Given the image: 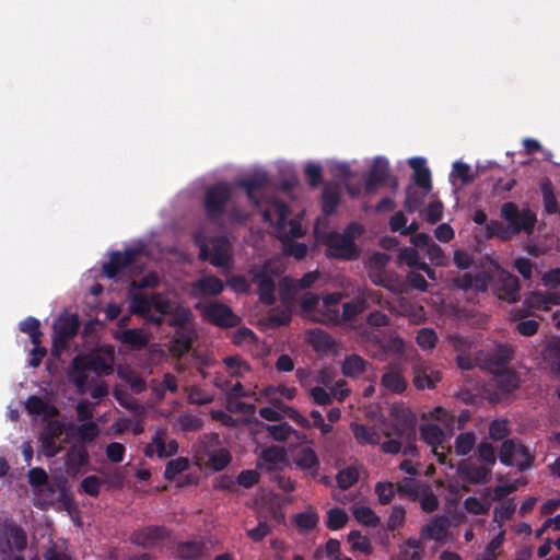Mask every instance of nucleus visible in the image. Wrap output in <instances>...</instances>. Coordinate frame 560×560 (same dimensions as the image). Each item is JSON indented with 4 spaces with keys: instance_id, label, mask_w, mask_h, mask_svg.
<instances>
[{
    "instance_id": "26",
    "label": "nucleus",
    "mask_w": 560,
    "mask_h": 560,
    "mask_svg": "<svg viewBox=\"0 0 560 560\" xmlns=\"http://www.w3.org/2000/svg\"><path fill=\"white\" fill-rule=\"evenodd\" d=\"M448 520L445 516H435L421 528L423 539L443 540L446 537Z\"/></svg>"
},
{
    "instance_id": "3",
    "label": "nucleus",
    "mask_w": 560,
    "mask_h": 560,
    "mask_svg": "<svg viewBox=\"0 0 560 560\" xmlns=\"http://www.w3.org/2000/svg\"><path fill=\"white\" fill-rule=\"evenodd\" d=\"M27 547L25 530L13 521L0 524V560H25L22 552Z\"/></svg>"
},
{
    "instance_id": "4",
    "label": "nucleus",
    "mask_w": 560,
    "mask_h": 560,
    "mask_svg": "<svg viewBox=\"0 0 560 560\" xmlns=\"http://www.w3.org/2000/svg\"><path fill=\"white\" fill-rule=\"evenodd\" d=\"M232 198V190L228 183L220 182L207 188L203 198V209L207 218L217 222L225 213L226 205Z\"/></svg>"
},
{
    "instance_id": "13",
    "label": "nucleus",
    "mask_w": 560,
    "mask_h": 560,
    "mask_svg": "<svg viewBox=\"0 0 560 560\" xmlns=\"http://www.w3.org/2000/svg\"><path fill=\"white\" fill-rule=\"evenodd\" d=\"M138 249L129 248L124 253L114 250L109 260L103 265V272L108 279H115L121 271L130 267L138 255Z\"/></svg>"
},
{
    "instance_id": "39",
    "label": "nucleus",
    "mask_w": 560,
    "mask_h": 560,
    "mask_svg": "<svg viewBox=\"0 0 560 560\" xmlns=\"http://www.w3.org/2000/svg\"><path fill=\"white\" fill-rule=\"evenodd\" d=\"M19 327L22 332L30 336L32 343H42L43 334L40 331V322L37 318L28 316L19 324Z\"/></svg>"
},
{
    "instance_id": "60",
    "label": "nucleus",
    "mask_w": 560,
    "mask_h": 560,
    "mask_svg": "<svg viewBox=\"0 0 560 560\" xmlns=\"http://www.w3.org/2000/svg\"><path fill=\"white\" fill-rule=\"evenodd\" d=\"M153 390L160 398L164 397L166 390L176 393L178 390L176 376L172 373L164 374L162 382Z\"/></svg>"
},
{
    "instance_id": "46",
    "label": "nucleus",
    "mask_w": 560,
    "mask_h": 560,
    "mask_svg": "<svg viewBox=\"0 0 560 560\" xmlns=\"http://www.w3.org/2000/svg\"><path fill=\"white\" fill-rule=\"evenodd\" d=\"M353 434L357 441L361 444L376 445L381 440L378 433L374 429L366 428L364 425H355Z\"/></svg>"
},
{
    "instance_id": "11",
    "label": "nucleus",
    "mask_w": 560,
    "mask_h": 560,
    "mask_svg": "<svg viewBox=\"0 0 560 560\" xmlns=\"http://www.w3.org/2000/svg\"><path fill=\"white\" fill-rule=\"evenodd\" d=\"M457 474L464 485L462 489L469 491L468 485H482L491 479V469L487 466L476 465L469 460H460L457 465Z\"/></svg>"
},
{
    "instance_id": "14",
    "label": "nucleus",
    "mask_w": 560,
    "mask_h": 560,
    "mask_svg": "<svg viewBox=\"0 0 560 560\" xmlns=\"http://www.w3.org/2000/svg\"><path fill=\"white\" fill-rule=\"evenodd\" d=\"M253 283L257 285L259 301L265 305H272L276 302V283L265 269H250Z\"/></svg>"
},
{
    "instance_id": "57",
    "label": "nucleus",
    "mask_w": 560,
    "mask_h": 560,
    "mask_svg": "<svg viewBox=\"0 0 560 560\" xmlns=\"http://www.w3.org/2000/svg\"><path fill=\"white\" fill-rule=\"evenodd\" d=\"M294 522L299 528L311 530L316 527L318 523V515L313 511H305L298 513L294 516Z\"/></svg>"
},
{
    "instance_id": "49",
    "label": "nucleus",
    "mask_w": 560,
    "mask_h": 560,
    "mask_svg": "<svg viewBox=\"0 0 560 560\" xmlns=\"http://www.w3.org/2000/svg\"><path fill=\"white\" fill-rule=\"evenodd\" d=\"M424 486L425 485H421L412 478H402L397 483V491L400 494H405L411 497L413 500H417L420 494L421 488Z\"/></svg>"
},
{
    "instance_id": "5",
    "label": "nucleus",
    "mask_w": 560,
    "mask_h": 560,
    "mask_svg": "<svg viewBox=\"0 0 560 560\" xmlns=\"http://www.w3.org/2000/svg\"><path fill=\"white\" fill-rule=\"evenodd\" d=\"M500 212L501 218L508 222L516 235L522 232L530 235L534 232L537 218L528 207L520 209L516 203L509 201L502 205Z\"/></svg>"
},
{
    "instance_id": "48",
    "label": "nucleus",
    "mask_w": 560,
    "mask_h": 560,
    "mask_svg": "<svg viewBox=\"0 0 560 560\" xmlns=\"http://www.w3.org/2000/svg\"><path fill=\"white\" fill-rule=\"evenodd\" d=\"M347 522H348V514L343 510H341L339 508H334L327 512L326 526L329 529H331V530L340 529L347 524Z\"/></svg>"
},
{
    "instance_id": "22",
    "label": "nucleus",
    "mask_w": 560,
    "mask_h": 560,
    "mask_svg": "<svg viewBox=\"0 0 560 560\" xmlns=\"http://www.w3.org/2000/svg\"><path fill=\"white\" fill-rule=\"evenodd\" d=\"M295 465L305 471L312 478L317 477V469L319 467V459L315 451L311 447L301 448L294 459Z\"/></svg>"
},
{
    "instance_id": "59",
    "label": "nucleus",
    "mask_w": 560,
    "mask_h": 560,
    "mask_svg": "<svg viewBox=\"0 0 560 560\" xmlns=\"http://www.w3.org/2000/svg\"><path fill=\"white\" fill-rule=\"evenodd\" d=\"M428 192L419 194L413 188L409 187L406 191V199L404 202L405 209L412 213L415 212L424 201V197Z\"/></svg>"
},
{
    "instance_id": "10",
    "label": "nucleus",
    "mask_w": 560,
    "mask_h": 560,
    "mask_svg": "<svg viewBox=\"0 0 560 560\" xmlns=\"http://www.w3.org/2000/svg\"><path fill=\"white\" fill-rule=\"evenodd\" d=\"M525 311L517 310L513 313L514 319H520L530 314V310L548 311L552 305H560V292H532L523 303Z\"/></svg>"
},
{
    "instance_id": "30",
    "label": "nucleus",
    "mask_w": 560,
    "mask_h": 560,
    "mask_svg": "<svg viewBox=\"0 0 560 560\" xmlns=\"http://www.w3.org/2000/svg\"><path fill=\"white\" fill-rule=\"evenodd\" d=\"M165 435L166 431L160 429L152 436V444H154L156 455L160 458L171 457L178 451V443L175 440H171L166 443Z\"/></svg>"
},
{
    "instance_id": "41",
    "label": "nucleus",
    "mask_w": 560,
    "mask_h": 560,
    "mask_svg": "<svg viewBox=\"0 0 560 560\" xmlns=\"http://www.w3.org/2000/svg\"><path fill=\"white\" fill-rule=\"evenodd\" d=\"M476 434L474 432L460 433L454 444V451L458 456L467 455L476 445Z\"/></svg>"
},
{
    "instance_id": "44",
    "label": "nucleus",
    "mask_w": 560,
    "mask_h": 560,
    "mask_svg": "<svg viewBox=\"0 0 560 560\" xmlns=\"http://www.w3.org/2000/svg\"><path fill=\"white\" fill-rule=\"evenodd\" d=\"M417 500H419L421 509L427 513H431L439 508L438 497L433 493L431 487L428 485L421 488Z\"/></svg>"
},
{
    "instance_id": "58",
    "label": "nucleus",
    "mask_w": 560,
    "mask_h": 560,
    "mask_svg": "<svg viewBox=\"0 0 560 560\" xmlns=\"http://www.w3.org/2000/svg\"><path fill=\"white\" fill-rule=\"evenodd\" d=\"M55 485L57 487V491L59 492V502H61L65 506L71 505L73 500L70 494V486L68 479L65 476H56Z\"/></svg>"
},
{
    "instance_id": "63",
    "label": "nucleus",
    "mask_w": 560,
    "mask_h": 560,
    "mask_svg": "<svg viewBox=\"0 0 560 560\" xmlns=\"http://www.w3.org/2000/svg\"><path fill=\"white\" fill-rule=\"evenodd\" d=\"M417 343L422 349H433L438 341L435 331L431 328H421L417 335Z\"/></svg>"
},
{
    "instance_id": "15",
    "label": "nucleus",
    "mask_w": 560,
    "mask_h": 560,
    "mask_svg": "<svg viewBox=\"0 0 560 560\" xmlns=\"http://www.w3.org/2000/svg\"><path fill=\"white\" fill-rule=\"evenodd\" d=\"M341 299L342 294L340 292L329 293L324 296L322 307L314 315V320L325 325H336L340 318L337 306Z\"/></svg>"
},
{
    "instance_id": "12",
    "label": "nucleus",
    "mask_w": 560,
    "mask_h": 560,
    "mask_svg": "<svg viewBox=\"0 0 560 560\" xmlns=\"http://www.w3.org/2000/svg\"><path fill=\"white\" fill-rule=\"evenodd\" d=\"M387 183L393 191L398 189V180L396 177H392L388 172V163L382 158L374 160L369 177L365 182V191L373 194L378 185Z\"/></svg>"
},
{
    "instance_id": "53",
    "label": "nucleus",
    "mask_w": 560,
    "mask_h": 560,
    "mask_svg": "<svg viewBox=\"0 0 560 560\" xmlns=\"http://www.w3.org/2000/svg\"><path fill=\"white\" fill-rule=\"evenodd\" d=\"M518 443L515 440H505L500 448L499 457L502 464L506 466L513 465V457L517 454Z\"/></svg>"
},
{
    "instance_id": "45",
    "label": "nucleus",
    "mask_w": 560,
    "mask_h": 560,
    "mask_svg": "<svg viewBox=\"0 0 560 560\" xmlns=\"http://www.w3.org/2000/svg\"><path fill=\"white\" fill-rule=\"evenodd\" d=\"M100 433L98 427L95 422L89 421L77 427V436L80 441L79 444L93 442Z\"/></svg>"
},
{
    "instance_id": "56",
    "label": "nucleus",
    "mask_w": 560,
    "mask_h": 560,
    "mask_svg": "<svg viewBox=\"0 0 560 560\" xmlns=\"http://www.w3.org/2000/svg\"><path fill=\"white\" fill-rule=\"evenodd\" d=\"M406 521V510L400 505H395L388 516L386 528L394 532L404 526Z\"/></svg>"
},
{
    "instance_id": "18",
    "label": "nucleus",
    "mask_w": 560,
    "mask_h": 560,
    "mask_svg": "<svg viewBox=\"0 0 560 560\" xmlns=\"http://www.w3.org/2000/svg\"><path fill=\"white\" fill-rule=\"evenodd\" d=\"M211 245L210 264L218 268H228L232 262L230 241L225 236H217Z\"/></svg>"
},
{
    "instance_id": "37",
    "label": "nucleus",
    "mask_w": 560,
    "mask_h": 560,
    "mask_svg": "<svg viewBox=\"0 0 560 560\" xmlns=\"http://www.w3.org/2000/svg\"><path fill=\"white\" fill-rule=\"evenodd\" d=\"M382 385L393 393H402L406 382L396 368H390L382 376Z\"/></svg>"
},
{
    "instance_id": "25",
    "label": "nucleus",
    "mask_w": 560,
    "mask_h": 560,
    "mask_svg": "<svg viewBox=\"0 0 560 560\" xmlns=\"http://www.w3.org/2000/svg\"><path fill=\"white\" fill-rule=\"evenodd\" d=\"M191 345V331L186 328L177 329L172 338L170 352L173 357L180 359L184 354L189 352Z\"/></svg>"
},
{
    "instance_id": "17",
    "label": "nucleus",
    "mask_w": 560,
    "mask_h": 560,
    "mask_svg": "<svg viewBox=\"0 0 560 560\" xmlns=\"http://www.w3.org/2000/svg\"><path fill=\"white\" fill-rule=\"evenodd\" d=\"M86 464H89V452L85 445L74 443L69 447L65 457L67 474L75 477Z\"/></svg>"
},
{
    "instance_id": "42",
    "label": "nucleus",
    "mask_w": 560,
    "mask_h": 560,
    "mask_svg": "<svg viewBox=\"0 0 560 560\" xmlns=\"http://www.w3.org/2000/svg\"><path fill=\"white\" fill-rule=\"evenodd\" d=\"M513 350L508 346H499L489 359V369H506L505 364L512 359Z\"/></svg>"
},
{
    "instance_id": "21",
    "label": "nucleus",
    "mask_w": 560,
    "mask_h": 560,
    "mask_svg": "<svg viewBox=\"0 0 560 560\" xmlns=\"http://www.w3.org/2000/svg\"><path fill=\"white\" fill-rule=\"evenodd\" d=\"M420 435L429 445L433 447V452L436 455L438 460L440 463H444L446 454L436 450V446L441 444L444 439L443 430L433 423L422 424L420 427Z\"/></svg>"
},
{
    "instance_id": "2",
    "label": "nucleus",
    "mask_w": 560,
    "mask_h": 560,
    "mask_svg": "<svg viewBox=\"0 0 560 560\" xmlns=\"http://www.w3.org/2000/svg\"><path fill=\"white\" fill-rule=\"evenodd\" d=\"M289 206L279 199H275L268 208L261 209L264 222L273 225L277 237L280 240L299 238L304 235L303 229L296 220H289Z\"/></svg>"
},
{
    "instance_id": "35",
    "label": "nucleus",
    "mask_w": 560,
    "mask_h": 560,
    "mask_svg": "<svg viewBox=\"0 0 560 560\" xmlns=\"http://www.w3.org/2000/svg\"><path fill=\"white\" fill-rule=\"evenodd\" d=\"M399 557L397 560H422L423 544L420 539L409 538L399 547Z\"/></svg>"
},
{
    "instance_id": "33",
    "label": "nucleus",
    "mask_w": 560,
    "mask_h": 560,
    "mask_svg": "<svg viewBox=\"0 0 560 560\" xmlns=\"http://www.w3.org/2000/svg\"><path fill=\"white\" fill-rule=\"evenodd\" d=\"M80 322L77 315L60 317L54 325V334L72 339L79 329Z\"/></svg>"
},
{
    "instance_id": "31",
    "label": "nucleus",
    "mask_w": 560,
    "mask_h": 560,
    "mask_svg": "<svg viewBox=\"0 0 560 560\" xmlns=\"http://www.w3.org/2000/svg\"><path fill=\"white\" fill-rule=\"evenodd\" d=\"M117 339L124 343L130 346L135 350H141L149 343V338L141 329L128 328L119 332Z\"/></svg>"
},
{
    "instance_id": "9",
    "label": "nucleus",
    "mask_w": 560,
    "mask_h": 560,
    "mask_svg": "<svg viewBox=\"0 0 560 560\" xmlns=\"http://www.w3.org/2000/svg\"><path fill=\"white\" fill-rule=\"evenodd\" d=\"M170 535L171 532L165 526L149 525L133 530L129 536V540L135 546L150 549L153 548L158 542L167 539Z\"/></svg>"
},
{
    "instance_id": "27",
    "label": "nucleus",
    "mask_w": 560,
    "mask_h": 560,
    "mask_svg": "<svg viewBox=\"0 0 560 560\" xmlns=\"http://www.w3.org/2000/svg\"><path fill=\"white\" fill-rule=\"evenodd\" d=\"M89 369H85V362L82 359V355H77L71 362V381L73 382L77 390L80 394H84L88 392V375Z\"/></svg>"
},
{
    "instance_id": "54",
    "label": "nucleus",
    "mask_w": 560,
    "mask_h": 560,
    "mask_svg": "<svg viewBox=\"0 0 560 560\" xmlns=\"http://www.w3.org/2000/svg\"><path fill=\"white\" fill-rule=\"evenodd\" d=\"M161 279L158 272L150 271L145 276H143L139 281H132L130 283V290H144V289H155L160 285Z\"/></svg>"
},
{
    "instance_id": "19",
    "label": "nucleus",
    "mask_w": 560,
    "mask_h": 560,
    "mask_svg": "<svg viewBox=\"0 0 560 560\" xmlns=\"http://www.w3.org/2000/svg\"><path fill=\"white\" fill-rule=\"evenodd\" d=\"M267 185L268 177L265 173H255L237 182V186L245 190L247 198L257 208H259V200L256 197V192L264 189Z\"/></svg>"
},
{
    "instance_id": "51",
    "label": "nucleus",
    "mask_w": 560,
    "mask_h": 560,
    "mask_svg": "<svg viewBox=\"0 0 560 560\" xmlns=\"http://www.w3.org/2000/svg\"><path fill=\"white\" fill-rule=\"evenodd\" d=\"M129 311L131 314L141 317L148 315L150 313V305L147 296L142 294H133L130 298Z\"/></svg>"
},
{
    "instance_id": "61",
    "label": "nucleus",
    "mask_w": 560,
    "mask_h": 560,
    "mask_svg": "<svg viewBox=\"0 0 560 560\" xmlns=\"http://www.w3.org/2000/svg\"><path fill=\"white\" fill-rule=\"evenodd\" d=\"M425 253L430 259V261L434 266L444 267L448 262V258L445 255L444 250L434 242H432L428 248L425 249Z\"/></svg>"
},
{
    "instance_id": "8",
    "label": "nucleus",
    "mask_w": 560,
    "mask_h": 560,
    "mask_svg": "<svg viewBox=\"0 0 560 560\" xmlns=\"http://www.w3.org/2000/svg\"><path fill=\"white\" fill-rule=\"evenodd\" d=\"M495 269L498 270V275L493 285L498 299L510 304L520 301L521 283L518 278L509 271L500 269L499 265H495Z\"/></svg>"
},
{
    "instance_id": "32",
    "label": "nucleus",
    "mask_w": 560,
    "mask_h": 560,
    "mask_svg": "<svg viewBox=\"0 0 560 560\" xmlns=\"http://www.w3.org/2000/svg\"><path fill=\"white\" fill-rule=\"evenodd\" d=\"M551 372L560 374V338L550 340L541 352Z\"/></svg>"
},
{
    "instance_id": "20",
    "label": "nucleus",
    "mask_w": 560,
    "mask_h": 560,
    "mask_svg": "<svg viewBox=\"0 0 560 560\" xmlns=\"http://www.w3.org/2000/svg\"><path fill=\"white\" fill-rule=\"evenodd\" d=\"M340 201V186L336 182L326 183L322 192V212L320 218H327L336 211Z\"/></svg>"
},
{
    "instance_id": "36",
    "label": "nucleus",
    "mask_w": 560,
    "mask_h": 560,
    "mask_svg": "<svg viewBox=\"0 0 560 560\" xmlns=\"http://www.w3.org/2000/svg\"><path fill=\"white\" fill-rule=\"evenodd\" d=\"M25 409L30 415L40 416L48 415L55 416L58 410L56 407L49 406L42 397L31 395L25 401Z\"/></svg>"
},
{
    "instance_id": "1",
    "label": "nucleus",
    "mask_w": 560,
    "mask_h": 560,
    "mask_svg": "<svg viewBox=\"0 0 560 560\" xmlns=\"http://www.w3.org/2000/svg\"><path fill=\"white\" fill-rule=\"evenodd\" d=\"M314 236L317 243L326 246L327 256L350 259V223L340 234L336 230H330L327 218H317L314 224Z\"/></svg>"
},
{
    "instance_id": "16",
    "label": "nucleus",
    "mask_w": 560,
    "mask_h": 560,
    "mask_svg": "<svg viewBox=\"0 0 560 560\" xmlns=\"http://www.w3.org/2000/svg\"><path fill=\"white\" fill-rule=\"evenodd\" d=\"M442 376L425 362L418 361L413 365V384L418 389H432L441 381Z\"/></svg>"
},
{
    "instance_id": "7",
    "label": "nucleus",
    "mask_w": 560,
    "mask_h": 560,
    "mask_svg": "<svg viewBox=\"0 0 560 560\" xmlns=\"http://www.w3.org/2000/svg\"><path fill=\"white\" fill-rule=\"evenodd\" d=\"M390 416L394 434L398 439L402 441L416 440L417 417L409 407H394Z\"/></svg>"
},
{
    "instance_id": "52",
    "label": "nucleus",
    "mask_w": 560,
    "mask_h": 560,
    "mask_svg": "<svg viewBox=\"0 0 560 560\" xmlns=\"http://www.w3.org/2000/svg\"><path fill=\"white\" fill-rule=\"evenodd\" d=\"M231 454L225 448H219L210 454L209 465L217 471L223 470L231 463Z\"/></svg>"
},
{
    "instance_id": "24",
    "label": "nucleus",
    "mask_w": 560,
    "mask_h": 560,
    "mask_svg": "<svg viewBox=\"0 0 560 560\" xmlns=\"http://www.w3.org/2000/svg\"><path fill=\"white\" fill-rule=\"evenodd\" d=\"M493 385L504 393H510L520 386V378L516 372L510 369H492Z\"/></svg>"
},
{
    "instance_id": "47",
    "label": "nucleus",
    "mask_w": 560,
    "mask_h": 560,
    "mask_svg": "<svg viewBox=\"0 0 560 560\" xmlns=\"http://www.w3.org/2000/svg\"><path fill=\"white\" fill-rule=\"evenodd\" d=\"M516 510V504L514 499H508L503 501L500 506L494 509V522L498 523L499 526H502L503 523L512 517Z\"/></svg>"
},
{
    "instance_id": "6",
    "label": "nucleus",
    "mask_w": 560,
    "mask_h": 560,
    "mask_svg": "<svg viewBox=\"0 0 560 560\" xmlns=\"http://www.w3.org/2000/svg\"><path fill=\"white\" fill-rule=\"evenodd\" d=\"M196 308L201 315L213 325L221 328L236 327L241 318L232 311V308L219 301H211L207 304H197Z\"/></svg>"
},
{
    "instance_id": "43",
    "label": "nucleus",
    "mask_w": 560,
    "mask_h": 560,
    "mask_svg": "<svg viewBox=\"0 0 560 560\" xmlns=\"http://www.w3.org/2000/svg\"><path fill=\"white\" fill-rule=\"evenodd\" d=\"M189 468V460L185 457H177L171 459L165 467L164 478L173 481L179 474L184 472Z\"/></svg>"
},
{
    "instance_id": "29",
    "label": "nucleus",
    "mask_w": 560,
    "mask_h": 560,
    "mask_svg": "<svg viewBox=\"0 0 560 560\" xmlns=\"http://www.w3.org/2000/svg\"><path fill=\"white\" fill-rule=\"evenodd\" d=\"M409 165L413 170V179L416 184L423 188L425 192L431 190V175L430 171L425 167V162L421 158H413L409 160Z\"/></svg>"
},
{
    "instance_id": "34",
    "label": "nucleus",
    "mask_w": 560,
    "mask_h": 560,
    "mask_svg": "<svg viewBox=\"0 0 560 560\" xmlns=\"http://www.w3.org/2000/svg\"><path fill=\"white\" fill-rule=\"evenodd\" d=\"M205 545L201 541L188 540L178 544L176 557L184 560L198 559L203 555Z\"/></svg>"
},
{
    "instance_id": "40",
    "label": "nucleus",
    "mask_w": 560,
    "mask_h": 560,
    "mask_svg": "<svg viewBox=\"0 0 560 560\" xmlns=\"http://www.w3.org/2000/svg\"><path fill=\"white\" fill-rule=\"evenodd\" d=\"M83 361L85 362V369L94 372L98 376L109 375L113 372V368L109 363L105 361L100 355L96 357H85L82 355Z\"/></svg>"
},
{
    "instance_id": "50",
    "label": "nucleus",
    "mask_w": 560,
    "mask_h": 560,
    "mask_svg": "<svg viewBox=\"0 0 560 560\" xmlns=\"http://www.w3.org/2000/svg\"><path fill=\"white\" fill-rule=\"evenodd\" d=\"M266 430L273 440L279 442L287 441L294 432L293 428L287 422H281L279 424H267Z\"/></svg>"
},
{
    "instance_id": "38",
    "label": "nucleus",
    "mask_w": 560,
    "mask_h": 560,
    "mask_svg": "<svg viewBox=\"0 0 560 560\" xmlns=\"http://www.w3.org/2000/svg\"><path fill=\"white\" fill-rule=\"evenodd\" d=\"M354 518L363 526L375 528L381 524L380 516L366 505H360L352 510Z\"/></svg>"
},
{
    "instance_id": "28",
    "label": "nucleus",
    "mask_w": 560,
    "mask_h": 560,
    "mask_svg": "<svg viewBox=\"0 0 560 560\" xmlns=\"http://www.w3.org/2000/svg\"><path fill=\"white\" fill-rule=\"evenodd\" d=\"M192 289L203 295L217 296L222 293L224 283L217 276H205L192 283Z\"/></svg>"
},
{
    "instance_id": "64",
    "label": "nucleus",
    "mask_w": 560,
    "mask_h": 560,
    "mask_svg": "<svg viewBox=\"0 0 560 560\" xmlns=\"http://www.w3.org/2000/svg\"><path fill=\"white\" fill-rule=\"evenodd\" d=\"M101 487V479L97 476L91 475L83 478V480L80 483V491L91 497H97L100 494Z\"/></svg>"
},
{
    "instance_id": "55",
    "label": "nucleus",
    "mask_w": 560,
    "mask_h": 560,
    "mask_svg": "<svg viewBox=\"0 0 560 560\" xmlns=\"http://www.w3.org/2000/svg\"><path fill=\"white\" fill-rule=\"evenodd\" d=\"M304 173L310 187L316 188L323 183V167L320 164L307 163Z\"/></svg>"
},
{
    "instance_id": "62",
    "label": "nucleus",
    "mask_w": 560,
    "mask_h": 560,
    "mask_svg": "<svg viewBox=\"0 0 560 560\" xmlns=\"http://www.w3.org/2000/svg\"><path fill=\"white\" fill-rule=\"evenodd\" d=\"M173 316L168 319L171 327H177L178 329L185 328L186 324L191 319V312L187 307H177L175 312H172Z\"/></svg>"
},
{
    "instance_id": "23",
    "label": "nucleus",
    "mask_w": 560,
    "mask_h": 560,
    "mask_svg": "<svg viewBox=\"0 0 560 560\" xmlns=\"http://www.w3.org/2000/svg\"><path fill=\"white\" fill-rule=\"evenodd\" d=\"M287 460V452L283 447L278 445H271L264 448L257 460V468H261L264 465L267 466L268 471H272L275 466Z\"/></svg>"
}]
</instances>
